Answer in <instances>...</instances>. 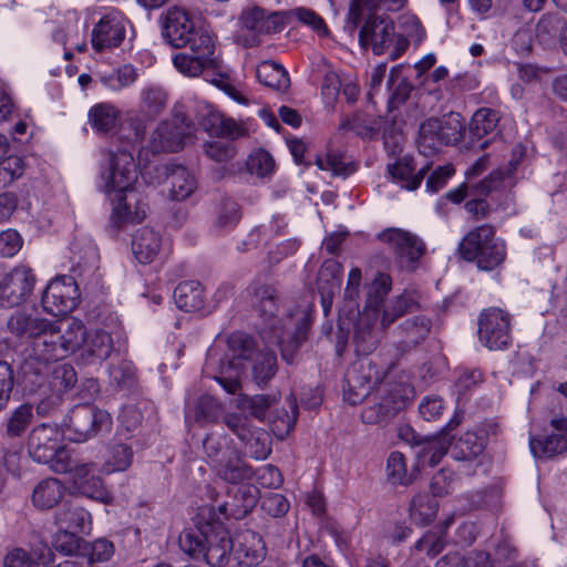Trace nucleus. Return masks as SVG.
<instances>
[{"label":"nucleus","mask_w":567,"mask_h":567,"mask_svg":"<svg viewBox=\"0 0 567 567\" xmlns=\"http://www.w3.org/2000/svg\"><path fill=\"white\" fill-rule=\"evenodd\" d=\"M162 34L174 48H184L204 30H196L190 14L181 7H171L161 16Z\"/></svg>","instance_id":"obj_15"},{"label":"nucleus","mask_w":567,"mask_h":567,"mask_svg":"<svg viewBox=\"0 0 567 567\" xmlns=\"http://www.w3.org/2000/svg\"><path fill=\"white\" fill-rule=\"evenodd\" d=\"M429 169L430 165L426 164L416 172L414 161L410 156H403L394 164L388 166L392 178L408 190H415L421 185Z\"/></svg>","instance_id":"obj_32"},{"label":"nucleus","mask_w":567,"mask_h":567,"mask_svg":"<svg viewBox=\"0 0 567 567\" xmlns=\"http://www.w3.org/2000/svg\"><path fill=\"white\" fill-rule=\"evenodd\" d=\"M392 280L386 274L379 272L374 278L368 297V307L377 310L391 290Z\"/></svg>","instance_id":"obj_61"},{"label":"nucleus","mask_w":567,"mask_h":567,"mask_svg":"<svg viewBox=\"0 0 567 567\" xmlns=\"http://www.w3.org/2000/svg\"><path fill=\"white\" fill-rule=\"evenodd\" d=\"M475 257L477 267L485 271H491L502 265L506 258V246L503 240L495 237L487 246Z\"/></svg>","instance_id":"obj_45"},{"label":"nucleus","mask_w":567,"mask_h":567,"mask_svg":"<svg viewBox=\"0 0 567 567\" xmlns=\"http://www.w3.org/2000/svg\"><path fill=\"white\" fill-rule=\"evenodd\" d=\"M118 116V110L110 103H99L89 112L91 126L103 133H109L117 126Z\"/></svg>","instance_id":"obj_42"},{"label":"nucleus","mask_w":567,"mask_h":567,"mask_svg":"<svg viewBox=\"0 0 567 567\" xmlns=\"http://www.w3.org/2000/svg\"><path fill=\"white\" fill-rule=\"evenodd\" d=\"M498 112L492 109L482 107L477 110L468 126L470 136L473 140H481L484 136L493 133L498 124Z\"/></svg>","instance_id":"obj_44"},{"label":"nucleus","mask_w":567,"mask_h":567,"mask_svg":"<svg viewBox=\"0 0 567 567\" xmlns=\"http://www.w3.org/2000/svg\"><path fill=\"white\" fill-rule=\"evenodd\" d=\"M431 330V320L424 316H416L405 320L400 327L401 344L410 350L425 340Z\"/></svg>","instance_id":"obj_36"},{"label":"nucleus","mask_w":567,"mask_h":567,"mask_svg":"<svg viewBox=\"0 0 567 567\" xmlns=\"http://www.w3.org/2000/svg\"><path fill=\"white\" fill-rule=\"evenodd\" d=\"M495 228L491 225H482L471 230L460 243L458 254L466 261H474L475 257L494 238Z\"/></svg>","instance_id":"obj_33"},{"label":"nucleus","mask_w":567,"mask_h":567,"mask_svg":"<svg viewBox=\"0 0 567 567\" xmlns=\"http://www.w3.org/2000/svg\"><path fill=\"white\" fill-rule=\"evenodd\" d=\"M125 38V25L116 14L104 16L92 31L91 43L95 51L118 47Z\"/></svg>","instance_id":"obj_25"},{"label":"nucleus","mask_w":567,"mask_h":567,"mask_svg":"<svg viewBox=\"0 0 567 567\" xmlns=\"http://www.w3.org/2000/svg\"><path fill=\"white\" fill-rule=\"evenodd\" d=\"M228 353L220 360L219 372L214 379L229 394H236L240 385V375L245 361L254 354V340L243 332H234L228 337Z\"/></svg>","instance_id":"obj_5"},{"label":"nucleus","mask_w":567,"mask_h":567,"mask_svg":"<svg viewBox=\"0 0 567 567\" xmlns=\"http://www.w3.org/2000/svg\"><path fill=\"white\" fill-rule=\"evenodd\" d=\"M284 14V27L292 21H298L302 24L310 27L318 33H327V27L323 19L317 14L313 10L298 7L288 11H282Z\"/></svg>","instance_id":"obj_53"},{"label":"nucleus","mask_w":567,"mask_h":567,"mask_svg":"<svg viewBox=\"0 0 567 567\" xmlns=\"http://www.w3.org/2000/svg\"><path fill=\"white\" fill-rule=\"evenodd\" d=\"M377 238L393 254L401 268L413 271L426 251L423 239L416 234L398 227L378 233Z\"/></svg>","instance_id":"obj_11"},{"label":"nucleus","mask_w":567,"mask_h":567,"mask_svg":"<svg viewBox=\"0 0 567 567\" xmlns=\"http://www.w3.org/2000/svg\"><path fill=\"white\" fill-rule=\"evenodd\" d=\"M485 449V439L474 432H466L456 441L454 445V456L457 460H472L483 453Z\"/></svg>","instance_id":"obj_48"},{"label":"nucleus","mask_w":567,"mask_h":567,"mask_svg":"<svg viewBox=\"0 0 567 567\" xmlns=\"http://www.w3.org/2000/svg\"><path fill=\"white\" fill-rule=\"evenodd\" d=\"M100 177L102 189L107 196L133 188L137 179V166L133 154L124 148L107 151Z\"/></svg>","instance_id":"obj_9"},{"label":"nucleus","mask_w":567,"mask_h":567,"mask_svg":"<svg viewBox=\"0 0 567 567\" xmlns=\"http://www.w3.org/2000/svg\"><path fill=\"white\" fill-rule=\"evenodd\" d=\"M137 80V72L135 68L130 64L120 66L116 70H112L109 73L100 75L101 83L112 91L118 92Z\"/></svg>","instance_id":"obj_49"},{"label":"nucleus","mask_w":567,"mask_h":567,"mask_svg":"<svg viewBox=\"0 0 567 567\" xmlns=\"http://www.w3.org/2000/svg\"><path fill=\"white\" fill-rule=\"evenodd\" d=\"M252 307L258 311L262 323V339L280 347L281 357L287 363H292L300 344L307 339L309 322L301 316L296 323L289 316L277 318L279 310V293L277 288L267 281L255 280L248 288Z\"/></svg>","instance_id":"obj_1"},{"label":"nucleus","mask_w":567,"mask_h":567,"mask_svg":"<svg viewBox=\"0 0 567 567\" xmlns=\"http://www.w3.org/2000/svg\"><path fill=\"white\" fill-rule=\"evenodd\" d=\"M277 372V358L274 351L265 350L252 359V379L261 385L266 384Z\"/></svg>","instance_id":"obj_46"},{"label":"nucleus","mask_w":567,"mask_h":567,"mask_svg":"<svg viewBox=\"0 0 567 567\" xmlns=\"http://www.w3.org/2000/svg\"><path fill=\"white\" fill-rule=\"evenodd\" d=\"M228 460L219 458L217 471L220 478L233 484H239L252 477V468L237 454L231 452Z\"/></svg>","instance_id":"obj_38"},{"label":"nucleus","mask_w":567,"mask_h":567,"mask_svg":"<svg viewBox=\"0 0 567 567\" xmlns=\"http://www.w3.org/2000/svg\"><path fill=\"white\" fill-rule=\"evenodd\" d=\"M256 76L260 83L276 91H286L290 79L281 64L274 61H264L256 69Z\"/></svg>","instance_id":"obj_41"},{"label":"nucleus","mask_w":567,"mask_h":567,"mask_svg":"<svg viewBox=\"0 0 567 567\" xmlns=\"http://www.w3.org/2000/svg\"><path fill=\"white\" fill-rule=\"evenodd\" d=\"M217 501L218 498H214V504L203 506L199 516L208 523L220 525L225 519L244 518L256 503V498H228L219 503Z\"/></svg>","instance_id":"obj_22"},{"label":"nucleus","mask_w":567,"mask_h":567,"mask_svg":"<svg viewBox=\"0 0 567 567\" xmlns=\"http://www.w3.org/2000/svg\"><path fill=\"white\" fill-rule=\"evenodd\" d=\"M382 374L375 363L369 358H362L348 369L344 381V399L351 405L361 403L373 386L381 380Z\"/></svg>","instance_id":"obj_12"},{"label":"nucleus","mask_w":567,"mask_h":567,"mask_svg":"<svg viewBox=\"0 0 567 567\" xmlns=\"http://www.w3.org/2000/svg\"><path fill=\"white\" fill-rule=\"evenodd\" d=\"M419 308V300L415 292H403L388 303L382 313L381 326L388 328L400 317Z\"/></svg>","instance_id":"obj_40"},{"label":"nucleus","mask_w":567,"mask_h":567,"mask_svg":"<svg viewBox=\"0 0 567 567\" xmlns=\"http://www.w3.org/2000/svg\"><path fill=\"white\" fill-rule=\"evenodd\" d=\"M282 11L269 12L258 6L247 7L240 14L241 25L255 34L278 32L284 28Z\"/></svg>","instance_id":"obj_24"},{"label":"nucleus","mask_w":567,"mask_h":567,"mask_svg":"<svg viewBox=\"0 0 567 567\" xmlns=\"http://www.w3.org/2000/svg\"><path fill=\"white\" fill-rule=\"evenodd\" d=\"M224 424L230 430L241 442L250 437L251 432L256 429L250 422L249 416L239 413H229L224 416Z\"/></svg>","instance_id":"obj_63"},{"label":"nucleus","mask_w":567,"mask_h":567,"mask_svg":"<svg viewBox=\"0 0 567 567\" xmlns=\"http://www.w3.org/2000/svg\"><path fill=\"white\" fill-rule=\"evenodd\" d=\"M317 166L322 171H330L334 176H348L354 168L351 164L343 161L342 156L336 153H327L324 156H318Z\"/></svg>","instance_id":"obj_60"},{"label":"nucleus","mask_w":567,"mask_h":567,"mask_svg":"<svg viewBox=\"0 0 567 567\" xmlns=\"http://www.w3.org/2000/svg\"><path fill=\"white\" fill-rule=\"evenodd\" d=\"M209 122L210 125H205V130L212 134L231 140L246 135V130L233 118H224L219 115L212 114Z\"/></svg>","instance_id":"obj_55"},{"label":"nucleus","mask_w":567,"mask_h":567,"mask_svg":"<svg viewBox=\"0 0 567 567\" xmlns=\"http://www.w3.org/2000/svg\"><path fill=\"white\" fill-rule=\"evenodd\" d=\"M43 333L31 344L30 359L34 362H58L78 351L85 338V326L78 319L61 324L49 320Z\"/></svg>","instance_id":"obj_2"},{"label":"nucleus","mask_w":567,"mask_h":567,"mask_svg":"<svg viewBox=\"0 0 567 567\" xmlns=\"http://www.w3.org/2000/svg\"><path fill=\"white\" fill-rule=\"evenodd\" d=\"M82 360L86 364L101 363L110 358L114 349L111 334L102 329L85 330V338L82 344Z\"/></svg>","instance_id":"obj_28"},{"label":"nucleus","mask_w":567,"mask_h":567,"mask_svg":"<svg viewBox=\"0 0 567 567\" xmlns=\"http://www.w3.org/2000/svg\"><path fill=\"white\" fill-rule=\"evenodd\" d=\"M162 247L159 233L150 227L136 230L132 239V251L135 258L143 265L154 261Z\"/></svg>","instance_id":"obj_30"},{"label":"nucleus","mask_w":567,"mask_h":567,"mask_svg":"<svg viewBox=\"0 0 567 567\" xmlns=\"http://www.w3.org/2000/svg\"><path fill=\"white\" fill-rule=\"evenodd\" d=\"M406 432L411 434V439L406 440L412 444L416 458L414 468L417 472L421 467L426 465L432 467L437 465L452 444V439L445 433H437L433 436H422L410 429H406Z\"/></svg>","instance_id":"obj_18"},{"label":"nucleus","mask_w":567,"mask_h":567,"mask_svg":"<svg viewBox=\"0 0 567 567\" xmlns=\"http://www.w3.org/2000/svg\"><path fill=\"white\" fill-rule=\"evenodd\" d=\"M436 498H412L409 508L410 519L417 526H425L433 522L437 514Z\"/></svg>","instance_id":"obj_50"},{"label":"nucleus","mask_w":567,"mask_h":567,"mask_svg":"<svg viewBox=\"0 0 567 567\" xmlns=\"http://www.w3.org/2000/svg\"><path fill=\"white\" fill-rule=\"evenodd\" d=\"M209 533L205 535L204 556L212 567H225L234 554V540L220 524L207 522Z\"/></svg>","instance_id":"obj_21"},{"label":"nucleus","mask_w":567,"mask_h":567,"mask_svg":"<svg viewBox=\"0 0 567 567\" xmlns=\"http://www.w3.org/2000/svg\"><path fill=\"white\" fill-rule=\"evenodd\" d=\"M406 0H352L349 10V21L355 28L363 19L364 11H399L401 10Z\"/></svg>","instance_id":"obj_39"},{"label":"nucleus","mask_w":567,"mask_h":567,"mask_svg":"<svg viewBox=\"0 0 567 567\" xmlns=\"http://www.w3.org/2000/svg\"><path fill=\"white\" fill-rule=\"evenodd\" d=\"M395 28L393 21L383 16L369 14L359 32L362 47L370 45L374 54H383L393 43Z\"/></svg>","instance_id":"obj_19"},{"label":"nucleus","mask_w":567,"mask_h":567,"mask_svg":"<svg viewBox=\"0 0 567 567\" xmlns=\"http://www.w3.org/2000/svg\"><path fill=\"white\" fill-rule=\"evenodd\" d=\"M567 21L558 14L546 13L542 16L536 24V35L545 40L551 39L555 38L558 32L559 34L564 33Z\"/></svg>","instance_id":"obj_59"},{"label":"nucleus","mask_w":567,"mask_h":567,"mask_svg":"<svg viewBox=\"0 0 567 567\" xmlns=\"http://www.w3.org/2000/svg\"><path fill=\"white\" fill-rule=\"evenodd\" d=\"M388 480L392 484H409L412 478L406 473L405 457L401 452H392L386 463Z\"/></svg>","instance_id":"obj_56"},{"label":"nucleus","mask_w":567,"mask_h":567,"mask_svg":"<svg viewBox=\"0 0 567 567\" xmlns=\"http://www.w3.org/2000/svg\"><path fill=\"white\" fill-rule=\"evenodd\" d=\"M171 185L169 193L174 200H185L197 189V179L182 165L161 166Z\"/></svg>","instance_id":"obj_29"},{"label":"nucleus","mask_w":567,"mask_h":567,"mask_svg":"<svg viewBox=\"0 0 567 567\" xmlns=\"http://www.w3.org/2000/svg\"><path fill=\"white\" fill-rule=\"evenodd\" d=\"M342 270L340 262L334 259H327L318 271L316 286L326 315L330 311L333 298L340 290Z\"/></svg>","instance_id":"obj_23"},{"label":"nucleus","mask_w":567,"mask_h":567,"mask_svg":"<svg viewBox=\"0 0 567 567\" xmlns=\"http://www.w3.org/2000/svg\"><path fill=\"white\" fill-rule=\"evenodd\" d=\"M478 339L489 350L507 349L512 342L511 317L499 308L483 310L478 318Z\"/></svg>","instance_id":"obj_13"},{"label":"nucleus","mask_w":567,"mask_h":567,"mask_svg":"<svg viewBox=\"0 0 567 567\" xmlns=\"http://www.w3.org/2000/svg\"><path fill=\"white\" fill-rule=\"evenodd\" d=\"M33 420V406L23 403L16 408L6 421V433L10 437L21 436Z\"/></svg>","instance_id":"obj_47"},{"label":"nucleus","mask_w":567,"mask_h":567,"mask_svg":"<svg viewBox=\"0 0 567 567\" xmlns=\"http://www.w3.org/2000/svg\"><path fill=\"white\" fill-rule=\"evenodd\" d=\"M176 306L186 311L193 312L204 307V290L198 281L189 280L181 282L174 290Z\"/></svg>","instance_id":"obj_37"},{"label":"nucleus","mask_w":567,"mask_h":567,"mask_svg":"<svg viewBox=\"0 0 567 567\" xmlns=\"http://www.w3.org/2000/svg\"><path fill=\"white\" fill-rule=\"evenodd\" d=\"M167 103L165 91L157 85H148L141 91L142 111L151 116H156L163 112Z\"/></svg>","instance_id":"obj_51"},{"label":"nucleus","mask_w":567,"mask_h":567,"mask_svg":"<svg viewBox=\"0 0 567 567\" xmlns=\"http://www.w3.org/2000/svg\"><path fill=\"white\" fill-rule=\"evenodd\" d=\"M55 523L59 527L56 535V548L70 554L79 547V539L87 535L92 529L90 513L83 507L72 503H64L59 506L55 513Z\"/></svg>","instance_id":"obj_10"},{"label":"nucleus","mask_w":567,"mask_h":567,"mask_svg":"<svg viewBox=\"0 0 567 567\" xmlns=\"http://www.w3.org/2000/svg\"><path fill=\"white\" fill-rule=\"evenodd\" d=\"M234 557L245 566H256L266 557V546L262 538L251 530L243 533L238 538V546L234 549Z\"/></svg>","instance_id":"obj_31"},{"label":"nucleus","mask_w":567,"mask_h":567,"mask_svg":"<svg viewBox=\"0 0 567 567\" xmlns=\"http://www.w3.org/2000/svg\"><path fill=\"white\" fill-rule=\"evenodd\" d=\"M239 219L240 210L238 204L230 198H223L217 205L214 221L215 228L220 231L233 229Z\"/></svg>","instance_id":"obj_52"},{"label":"nucleus","mask_w":567,"mask_h":567,"mask_svg":"<svg viewBox=\"0 0 567 567\" xmlns=\"http://www.w3.org/2000/svg\"><path fill=\"white\" fill-rule=\"evenodd\" d=\"M109 198L113 205L111 214L113 226L120 228L126 223H140L146 217L148 205L136 188L113 193Z\"/></svg>","instance_id":"obj_16"},{"label":"nucleus","mask_w":567,"mask_h":567,"mask_svg":"<svg viewBox=\"0 0 567 567\" xmlns=\"http://www.w3.org/2000/svg\"><path fill=\"white\" fill-rule=\"evenodd\" d=\"M61 435L58 426L42 423L31 431L28 440L29 455L38 463H50L56 473H65L72 467L69 451L61 444Z\"/></svg>","instance_id":"obj_4"},{"label":"nucleus","mask_w":567,"mask_h":567,"mask_svg":"<svg viewBox=\"0 0 567 567\" xmlns=\"http://www.w3.org/2000/svg\"><path fill=\"white\" fill-rule=\"evenodd\" d=\"M34 284L32 270L24 265L17 266L0 279V300L17 306L30 296Z\"/></svg>","instance_id":"obj_20"},{"label":"nucleus","mask_w":567,"mask_h":567,"mask_svg":"<svg viewBox=\"0 0 567 567\" xmlns=\"http://www.w3.org/2000/svg\"><path fill=\"white\" fill-rule=\"evenodd\" d=\"M377 313L364 312L354 326L353 341L358 354L368 355L379 346L381 333L377 326Z\"/></svg>","instance_id":"obj_27"},{"label":"nucleus","mask_w":567,"mask_h":567,"mask_svg":"<svg viewBox=\"0 0 567 567\" xmlns=\"http://www.w3.org/2000/svg\"><path fill=\"white\" fill-rule=\"evenodd\" d=\"M49 320L33 317L25 312H16L8 320V329L18 337H28L35 340L48 326Z\"/></svg>","instance_id":"obj_35"},{"label":"nucleus","mask_w":567,"mask_h":567,"mask_svg":"<svg viewBox=\"0 0 567 567\" xmlns=\"http://www.w3.org/2000/svg\"><path fill=\"white\" fill-rule=\"evenodd\" d=\"M555 433L543 439H530V451L536 457H551L567 451V417L550 421Z\"/></svg>","instance_id":"obj_26"},{"label":"nucleus","mask_w":567,"mask_h":567,"mask_svg":"<svg viewBox=\"0 0 567 567\" xmlns=\"http://www.w3.org/2000/svg\"><path fill=\"white\" fill-rule=\"evenodd\" d=\"M247 169L252 175L266 177L274 172L275 161L268 152L258 150L249 155Z\"/></svg>","instance_id":"obj_58"},{"label":"nucleus","mask_w":567,"mask_h":567,"mask_svg":"<svg viewBox=\"0 0 567 567\" xmlns=\"http://www.w3.org/2000/svg\"><path fill=\"white\" fill-rule=\"evenodd\" d=\"M251 436L244 440L249 449V454L251 457L256 460H265L271 452L270 440L267 432L261 429L256 427L251 432Z\"/></svg>","instance_id":"obj_57"},{"label":"nucleus","mask_w":567,"mask_h":567,"mask_svg":"<svg viewBox=\"0 0 567 567\" xmlns=\"http://www.w3.org/2000/svg\"><path fill=\"white\" fill-rule=\"evenodd\" d=\"M464 133L465 122L460 113L451 112L442 117H430L420 124L417 150L424 156H432L443 146L460 143Z\"/></svg>","instance_id":"obj_3"},{"label":"nucleus","mask_w":567,"mask_h":567,"mask_svg":"<svg viewBox=\"0 0 567 567\" xmlns=\"http://www.w3.org/2000/svg\"><path fill=\"white\" fill-rule=\"evenodd\" d=\"M404 406L405 401L402 398L390 394L383 396L380 402L365 408L361 413V419L367 424H377L393 417Z\"/></svg>","instance_id":"obj_34"},{"label":"nucleus","mask_w":567,"mask_h":567,"mask_svg":"<svg viewBox=\"0 0 567 567\" xmlns=\"http://www.w3.org/2000/svg\"><path fill=\"white\" fill-rule=\"evenodd\" d=\"M112 417L105 410L92 404L74 406L63 424V434L73 442L82 443L102 432H109Z\"/></svg>","instance_id":"obj_7"},{"label":"nucleus","mask_w":567,"mask_h":567,"mask_svg":"<svg viewBox=\"0 0 567 567\" xmlns=\"http://www.w3.org/2000/svg\"><path fill=\"white\" fill-rule=\"evenodd\" d=\"M188 47L190 53L181 52L173 56V64L179 73L198 76L219 69V60L215 55V41L210 33H199Z\"/></svg>","instance_id":"obj_8"},{"label":"nucleus","mask_w":567,"mask_h":567,"mask_svg":"<svg viewBox=\"0 0 567 567\" xmlns=\"http://www.w3.org/2000/svg\"><path fill=\"white\" fill-rule=\"evenodd\" d=\"M193 124L185 116L176 115L172 122L159 123L151 138L153 153H172L183 148L184 142L193 134Z\"/></svg>","instance_id":"obj_17"},{"label":"nucleus","mask_w":567,"mask_h":567,"mask_svg":"<svg viewBox=\"0 0 567 567\" xmlns=\"http://www.w3.org/2000/svg\"><path fill=\"white\" fill-rule=\"evenodd\" d=\"M443 534L444 532H426L423 537L415 543L414 549L416 551H424L427 556L432 557L439 555L445 547Z\"/></svg>","instance_id":"obj_64"},{"label":"nucleus","mask_w":567,"mask_h":567,"mask_svg":"<svg viewBox=\"0 0 567 567\" xmlns=\"http://www.w3.org/2000/svg\"><path fill=\"white\" fill-rule=\"evenodd\" d=\"M133 461L132 447L124 443H113L109 450L105 466L109 472L126 471Z\"/></svg>","instance_id":"obj_54"},{"label":"nucleus","mask_w":567,"mask_h":567,"mask_svg":"<svg viewBox=\"0 0 567 567\" xmlns=\"http://www.w3.org/2000/svg\"><path fill=\"white\" fill-rule=\"evenodd\" d=\"M25 382L31 390L48 394L49 392L62 395L76 383V373L69 363L30 362L24 372Z\"/></svg>","instance_id":"obj_6"},{"label":"nucleus","mask_w":567,"mask_h":567,"mask_svg":"<svg viewBox=\"0 0 567 567\" xmlns=\"http://www.w3.org/2000/svg\"><path fill=\"white\" fill-rule=\"evenodd\" d=\"M198 518V527L184 529L178 538L181 549L192 556L204 553L205 535L209 533L207 519H203L199 515Z\"/></svg>","instance_id":"obj_43"},{"label":"nucleus","mask_w":567,"mask_h":567,"mask_svg":"<svg viewBox=\"0 0 567 567\" xmlns=\"http://www.w3.org/2000/svg\"><path fill=\"white\" fill-rule=\"evenodd\" d=\"M219 412L217 401L210 395H202L194 405V420L197 423L215 422Z\"/></svg>","instance_id":"obj_62"},{"label":"nucleus","mask_w":567,"mask_h":567,"mask_svg":"<svg viewBox=\"0 0 567 567\" xmlns=\"http://www.w3.org/2000/svg\"><path fill=\"white\" fill-rule=\"evenodd\" d=\"M80 298L79 287L71 276L56 277L42 293L41 303L45 312L63 316L73 311Z\"/></svg>","instance_id":"obj_14"}]
</instances>
